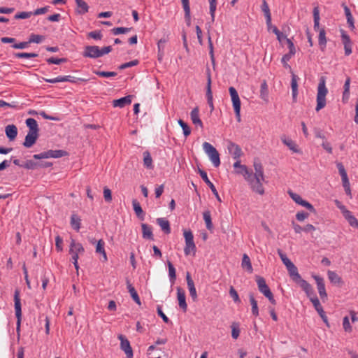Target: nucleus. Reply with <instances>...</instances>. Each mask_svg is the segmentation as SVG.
Returning a JSON list of instances; mask_svg holds the SVG:
<instances>
[{
	"mask_svg": "<svg viewBox=\"0 0 358 358\" xmlns=\"http://www.w3.org/2000/svg\"><path fill=\"white\" fill-rule=\"evenodd\" d=\"M190 117L192 123L194 125L203 128V125L202 121L199 117V110L198 107H195L194 108L192 109V110L190 113Z\"/></svg>",
	"mask_w": 358,
	"mask_h": 358,
	"instance_id": "412c9836",
	"label": "nucleus"
},
{
	"mask_svg": "<svg viewBox=\"0 0 358 358\" xmlns=\"http://www.w3.org/2000/svg\"><path fill=\"white\" fill-rule=\"evenodd\" d=\"M199 175L201 177V178L203 180V181L210 187V189H211L212 192L213 193V194L215 195V196L216 197L217 201L221 202V199L219 196V194H218L215 185L208 179L206 172L203 170L199 169Z\"/></svg>",
	"mask_w": 358,
	"mask_h": 358,
	"instance_id": "2eb2a0df",
	"label": "nucleus"
},
{
	"mask_svg": "<svg viewBox=\"0 0 358 358\" xmlns=\"http://www.w3.org/2000/svg\"><path fill=\"white\" fill-rule=\"evenodd\" d=\"M82 55L83 57L91 59L101 57L99 47L97 45H87L84 48Z\"/></svg>",
	"mask_w": 358,
	"mask_h": 358,
	"instance_id": "9d476101",
	"label": "nucleus"
},
{
	"mask_svg": "<svg viewBox=\"0 0 358 358\" xmlns=\"http://www.w3.org/2000/svg\"><path fill=\"white\" fill-rule=\"evenodd\" d=\"M5 133L10 141H13L17 135V128L15 124H8L5 127Z\"/></svg>",
	"mask_w": 358,
	"mask_h": 358,
	"instance_id": "4be33fe9",
	"label": "nucleus"
},
{
	"mask_svg": "<svg viewBox=\"0 0 358 358\" xmlns=\"http://www.w3.org/2000/svg\"><path fill=\"white\" fill-rule=\"evenodd\" d=\"M94 73L101 77H114L117 76V73L115 71H94Z\"/></svg>",
	"mask_w": 358,
	"mask_h": 358,
	"instance_id": "13d9d810",
	"label": "nucleus"
},
{
	"mask_svg": "<svg viewBox=\"0 0 358 358\" xmlns=\"http://www.w3.org/2000/svg\"><path fill=\"white\" fill-rule=\"evenodd\" d=\"M346 215L344 217L350 224V225L352 227H355L358 229V220L352 215V213L345 212Z\"/></svg>",
	"mask_w": 358,
	"mask_h": 358,
	"instance_id": "a19ab883",
	"label": "nucleus"
},
{
	"mask_svg": "<svg viewBox=\"0 0 358 358\" xmlns=\"http://www.w3.org/2000/svg\"><path fill=\"white\" fill-rule=\"evenodd\" d=\"M313 278L315 280L320 296L321 299L324 301V300L327 299V294L325 289L324 279L319 275H313Z\"/></svg>",
	"mask_w": 358,
	"mask_h": 358,
	"instance_id": "ddd939ff",
	"label": "nucleus"
},
{
	"mask_svg": "<svg viewBox=\"0 0 358 358\" xmlns=\"http://www.w3.org/2000/svg\"><path fill=\"white\" fill-rule=\"evenodd\" d=\"M261 8L266 17V24L268 27H269L271 24V15L268 5L266 0L262 1Z\"/></svg>",
	"mask_w": 358,
	"mask_h": 358,
	"instance_id": "a878e982",
	"label": "nucleus"
},
{
	"mask_svg": "<svg viewBox=\"0 0 358 358\" xmlns=\"http://www.w3.org/2000/svg\"><path fill=\"white\" fill-rule=\"evenodd\" d=\"M103 197L106 202H110L112 201L111 191L107 187L103 188Z\"/></svg>",
	"mask_w": 358,
	"mask_h": 358,
	"instance_id": "338daca9",
	"label": "nucleus"
},
{
	"mask_svg": "<svg viewBox=\"0 0 358 358\" xmlns=\"http://www.w3.org/2000/svg\"><path fill=\"white\" fill-rule=\"evenodd\" d=\"M45 37L42 35L31 34L29 38V43H40L44 40Z\"/></svg>",
	"mask_w": 358,
	"mask_h": 358,
	"instance_id": "3c124183",
	"label": "nucleus"
},
{
	"mask_svg": "<svg viewBox=\"0 0 358 358\" xmlns=\"http://www.w3.org/2000/svg\"><path fill=\"white\" fill-rule=\"evenodd\" d=\"M138 64V61L135 59V60H133V61H131V62H126V63H124V64H121L119 66V69H121V70H123V69H125L127 68L136 66Z\"/></svg>",
	"mask_w": 358,
	"mask_h": 358,
	"instance_id": "774afa93",
	"label": "nucleus"
},
{
	"mask_svg": "<svg viewBox=\"0 0 358 358\" xmlns=\"http://www.w3.org/2000/svg\"><path fill=\"white\" fill-rule=\"evenodd\" d=\"M203 217L206 223V228L208 230H211L213 228V225L211 220L210 212L209 210L203 212Z\"/></svg>",
	"mask_w": 358,
	"mask_h": 358,
	"instance_id": "79ce46f5",
	"label": "nucleus"
},
{
	"mask_svg": "<svg viewBox=\"0 0 358 358\" xmlns=\"http://www.w3.org/2000/svg\"><path fill=\"white\" fill-rule=\"evenodd\" d=\"M76 5L78 8V12L80 14H85L88 12L89 6L83 0H75Z\"/></svg>",
	"mask_w": 358,
	"mask_h": 358,
	"instance_id": "4c0bfd02",
	"label": "nucleus"
},
{
	"mask_svg": "<svg viewBox=\"0 0 358 358\" xmlns=\"http://www.w3.org/2000/svg\"><path fill=\"white\" fill-rule=\"evenodd\" d=\"M318 43L322 51H324L327 44L326 33L324 29H320Z\"/></svg>",
	"mask_w": 358,
	"mask_h": 358,
	"instance_id": "f704fd0d",
	"label": "nucleus"
},
{
	"mask_svg": "<svg viewBox=\"0 0 358 358\" xmlns=\"http://www.w3.org/2000/svg\"><path fill=\"white\" fill-rule=\"evenodd\" d=\"M143 164L148 169L152 168V159L149 152H143Z\"/></svg>",
	"mask_w": 358,
	"mask_h": 358,
	"instance_id": "a18cd8bd",
	"label": "nucleus"
},
{
	"mask_svg": "<svg viewBox=\"0 0 358 358\" xmlns=\"http://www.w3.org/2000/svg\"><path fill=\"white\" fill-rule=\"evenodd\" d=\"M343 8H344L345 14V16H346V18H347V22H348V24H349V27H351L352 29H354L355 28L354 19H353V17H352V13L350 12V10L345 4H343Z\"/></svg>",
	"mask_w": 358,
	"mask_h": 358,
	"instance_id": "e433bc0d",
	"label": "nucleus"
},
{
	"mask_svg": "<svg viewBox=\"0 0 358 358\" xmlns=\"http://www.w3.org/2000/svg\"><path fill=\"white\" fill-rule=\"evenodd\" d=\"M350 78L348 77L344 83V91L343 93L342 100L343 103H347L350 98Z\"/></svg>",
	"mask_w": 358,
	"mask_h": 358,
	"instance_id": "2f4dec72",
	"label": "nucleus"
},
{
	"mask_svg": "<svg viewBox=\"0 0 358 358\" xmlns=\"http://www.w3.org/2000/svg\"><path fill=\"white\" fill-rule=\"evenodd\" d=\"M328 278L329 280L334 284H339L342 282L341 278L334 271H328Z\"/></svg>",
	"mask_w": 358,
	"mask_h": 358,
	"instance_id": "37998d69",
	"label": "nucleus"
},
{
	"mask_svg": "<svg viewBox=\"0 0 358 358\" xmlns=\"http://www.w3.org/2000/svg\"><path fill=\"white\" fill-rule=\"evenodd\" d=\"M68 155L67 152L62 150H48L40 154L34 155L35 159H48V158H60Z\"/></svg>",
	"mask_w": 358,
	"mask_h": 358,
	"instance_id": "0eeeda50",
	"label": "nucleus"
},
{
	"mask_svg": "<svg viewBox=\"0 0 358 358\" xmlns=\"http://www.w3.org/2000/svg\"><path fill=\"white\" fill-rule=\"evenodd\" d=\"M142 228V236L145 239L154 240V236L152 231V227L148 226L147 224H141Z\"/></svg>",
	"mask_w": 358,
	"mask_h": 358,
	"instance_id": "bb28decb",
	"label": "nucleus"
},
{
	"mask_svg": "<svg viewBox=\"0 0 358 358\" xmlns=\"http://www.w3.org/2000/svg\"><path fill=\"white\" fill-rule=\"evenodd\" d=\"M179 125L182 127L183 134L185 136H188L191 134V129L189 127L183 120H179L178 121Z\"/></svg>",
	"mask_w": 358,
	"mask_h": 358,
	"instance_id": "6e6d98bb",
	"label": "nucleus"
},
{
	"mask_svg": "<svg viewBox=\"0 0 358 358\" xmlns=\"http://www.w3.org/2000/svg\"><path fill=\"white\" fill-rule=\"evenodd\" d=\"M14 302L15 316L17 317V331L19 332L22 319L21 301L19 289H15L14 292Z\"/></svg>",
	"mask_w": 358,
	"mask_h": 358,
	"instance_id": "1a4fd4ad",
	"label": "nucleus"
},
{
	"mask_svg": "<svg viewBox=\"0 0 358 358\" xmlns=\"http://www.w3.org/2000/svg\"><path fill=\"white\" fill-rule=\"evenodd\" d=\"M117 338L120 341V348L125 352L127 358H133V350L128 339L122 334H120Z\"/></svg>",
	"mask_w": 358,
	"mask_h": 358,
	"instance_id": "f8f14e48",
	"label": "nucleus"
},
{
	"mask_svg": "<svg viewBox=\"0 0 358 358\" xmlns=\"http://www.w3.org/2000/svg\"><path fill=\"white\" fill-rule=\"evenodd\" d=\"M77 81L85 82L87 81V80L82 78H76L71 76H62V82H70L72 83H76Z\"/></svg>",
	"mask_w": 358,
	"mask_h": 358,
	"instance_id": "864d4df0",
	"label": "nucleus"
},
{
	"mask_svg": "<svg viewBox=\"0 0 358 358\" xmlns=\"http://www.w3.org/2000/svg\"><path fill=\"white\" fill-rule=\"evenodd\" d=\"M132 205H133L134 210L136 215H137V217L140 220H143L144 217H145V213H144L139 202L136 199H133Z\"/></svg>",
	"mask_w": 358,
	"mask_h": 358,
	"instance_id": "c756f323",
	"label": "nucleus"
},
{
	"mask_svg": "<svg viewBox=\"0 0 358 358\" xmlns=\"http://www.w3.org/2000/svg\"><path fill=\"white\" fill-rule=\"evenodd\" d=\"M229 92L231 98L233 107L238 122L241 121V100L236 90L234 87L229 88Z\"/></svg>",
	"mask_w": 358,
	"mask_h": 358,
	"instance_id": "423d86ee",
	"label": "nucleus"
},
{
	"mask_svg": "<svg viewBox=\"0 0 358 358\" xmlns=\"http://www.w3.org/2000/svg\"><path fill=\"white\" fill-rule=\"evenodd\" d=\"M298 76L295 74L292 73V81H291V87H292V98L293 101H296V96L298 94Z\"/></svg>",
	"mask_w": 358,
	"mask_h": 358,
	"instance_id": "c85d7f7f",
	"label": "nucleus"
},
{
	"mask_svg": "<svg viewBox=\"0 0 358 358\" xmlns=\"http://www.w3.org/2000/svg\"><path fill=\"white\" fill-rule=\"evenodd\" d=\"M328 93V90L326 87V78L322 76L320 78L319 84L317 86V106L315 110L318 112L326 106V96Z\"/></svg>",
	"mask_w": 358,
	"mask_h": 358,
	"instance_id": "7ed1b4c3",
	"label": "nucleus"
},
{
	"mask_svg": "<svg viewBox=\"0 0 358 358\" xmlns=\"http://www.w3.org/2000/svg\"><path fill=\"white\" fill-rule=\"evenodd\" d=\"M308 297L310 298V300L313 303V305L316 310L322 307L318 298L316 296H314V294Z\"/></svg>",
	"mask_w": 358,
	"mask_h": 358,
	"instance_id": "e2e57ef3",
	"label": "nucleus"
},
{
	"mask_svg": "<svg viewBox=\"0 0 358 358\" xmlns=\"http://www.w3.org/2000/svg\"><path fill=\"white\" fill-rule=\"evenodd\" d=\"M37 53L34 52H17L14 54V57L16 58H32L38 57Z\"/></svg>",
	"mask_w": 358,
	"mask_h": 358,
	"instance_id": "5fc2aeb1",
	"label": "nucleus"
},
{
	"mask_svg": "<svg viewBox=\"0 0 358 358\" xmlns=\"http://www.w3.org/2000/svg\"><path fill=\"white\" fill-rule=\"evenodd\" d=\"M256 282L259 292L262 293L265 296L271 293L270 288L266 283V280L263 277L257 275L256 277Z\"/></svg>",
	"mask_w": 358,
	"mask_h": 358,
	"instance_id": "dca6fc26",
	"label": "nucleus"
},
{
	"mask_svg": "<svg viewBox=\"0 0 358 358\" xmlns=\"http://www.w3.org/2000/svg\"><path fill=\"white\" fill-rule=\"evenodd\" d=\"M67 61L66 58H55V57H50L46 59V62L49 64H60L62 63H64Z\"/></svg>",
	"mask_w": 358,
	"mask_h": 358,
	"instance_id": "680f3d73",
	"label": "nucleus"
},
{
	"mask_svg": "<svg viewBox=\"0 0 358 358\" xmlns=\"http://www.w3.org/2000/svg\"><path fill=\"white\" fill-rule=\"evenodd\" d=\"M39 162H35L32 160H27L24 164H22V167H24L26 169L34 170L38 167Z\"/></svg>",
	"mask_w": 358,
	"mask_h": 358,
	"instance_id": "09e8293b",
	"label": "nucleus"
},
{
	"mask_svg": "<svg viewBox=\"0 0 358 358\" xmlns=\"http://www.w3.org/2000/svg\"><path fill=\"white\" fill-rule=\"evenodd\" d=\"M71 227L76 231H78L80 228V219L76 215H72L71 217Z\"/></svg>",
	"mask_w": 358,
	"mask_h": 358,
	"instance_id": "c03bdc74",
	"label": "nucleus"
},
{
	"mask_svg": "<svg viewBox=\"0 0 358 358\" xmlns=\"http://www.w3.org/2000/svg\"><path fill=\"white\" fill-rule=\"evenodd\" d=\"M186 280H187V287L189 289V294H190L191 297L192 298L193 301H196L197 299V293H196V288L194 286V282L193 280L192 279L191 275L189 272H187L186 274Z\"/></svg>",
	"mask_w": 358,
	"mask_h": 358,
	"instance_id": "a211bd4d",
	"label": "nucleus"
},
{
	"mask_svg": "<svg viewBox=\"0 0 358 358\" xmlns=\"http://www.w3.org/2000/svg\"><path fill=\"white\" fill-rule=\"evenodd\" d=\"M131 28L127 27H115L112 29V32L114 35H118L121 34H126L130 31Z\"/></svg>",
	"mask_w": 358,
	"mask_h": 358,
	"instance_id": "052dcab7",
	"label": "nucleus"
},
{
	"mask_svg": "<svg viewBox=\"0 0 358 358\" xmlns=\"http://www.w3.org/2000/svg\"><path fill=\"white\" fill-rule=\"evenodd\" d=\"M203 148L205 152L209 157L211 162L215 167H218L220 164V154L217 150L209 143L204 142Z\"/></svg>",
	"mask_w": 358,
	"mask_h": 358,
	"instance_id": "20e7f679",
	"label": "nucleus"
},
{
	"mask_svg": "<svg viewBox=\"0 0 358 358\" xmlns=\"http://www.w3.org/2000/svg\"><path fill=\"white\" fill-rule=\"evenodd\" d=\"M260 97L264 101H268V85L266 80H264L262 82L261 87H260Z\"/></svg>",
	"mask_w": 358,
	"mask_h": 358,
	"instance_id": "7c9ffc66",
	"label": "nucleus"
},
{
	"mask_svg": "<svg viewBox=\"0 0 358 358\" xmlns=\"http://www.w3.org/2000/svg\"><path fill=\"white\" fill-rule=\"evenodd\" d=\"M177 297L180 308H182L184 312H186L187 305L185 300V293L180 287H177Z\"/></svg>",
	"mask_w": 358,
	"mask_h": 358,
	"instance_id": "6ab92c4d",
	"label": "nucleus"
},
{
	"mask_svg": "<svg viewBox=\"0 0 358 358\" xmlns=\"http://www.w3.org/2000/svg\"><path fill=\"white\" fill-rule=\"evenodd\" d=\"M227 149L229 154L233 157L234 159H240V157L243 155V152L241 147L231 141H229L228 143Z\"/></svg>",
	"mask_w": 358,
	"mask_h": 358,
	"instance_id": "4468645a",
	"label": "nucleus"
},
{
	"mask_svg": "<svg viewBox=\"0 0 358 358\" xmlns=\"http://www.w3.org/2000/svg\"><path fill=\"white\" fill-rule=\"evenodd\" d=\"M208 1H209V9H210V14L211 16V20H212V22H214L215 13L216 7H217V0H208Z\"/></svg>",
	"mask_w": 358,
	"mask_h": 358,
	"instance_id": "8fccbe9b",
	"label": "nucleus"
},
{
	"mask_svg": "<svg viewBox=\"0 0 358 358\" xmlns=\"http://www.w3.org/2000/svg\"><path fill=\"white\" fill-rule=\"evenodd\" d=\"M281 139H282V143L285 145H286L290 150H292L294 152H298V150L296 149V145L292 140H291L289 138H286L285 137L282 138Z\"/></svg>",
	"mask_w": 358,
	"mask_h": 358,
	"instance_id": "de8ad7c7",
	"label": "nucleus"
},
{
	"mask_svg": "<svg viewBox=\"0 0 358 358\" xmlns=\"http://www.w3.org/2000/svg\"><path fill=\"white\" fill-rule=\"evenodd\" d=\"M185 11V20L187 26L191 25V12L189 0H181Z\"/></svg>",
	"mask_w": 358,
	"mask_h": 358,
	"instance_id": "5701e85b",
	"label": "nucleus"
},
{
	"mask_svg": "<svg viewBox=\"0 0 358 358\" xmlns=\"http://www.w3.org/2000/svg\"><path fill=\"white\" fill-rule=\"evenodd\" d=\"M231 336L234 339H237L240 334L239 324L236 322L232 323L231 326Z\"/></svg>",
	"mask_w": 358,
	"mask_h": 358,
	"instance_id": "603ef678",
	"label": "nucleus"
},
{
	"mask_svg": "<svg viewBox=\"0 0 358 358\" xmlns=\"http://www.w3.org/2000/svg\"><path fill=\"white\" fill-rule=\"evenodd\" d=\"M286 268L289 272L291 279L301 287L308 296L313 294V289L312 286L306 280L301 278L296 266L294 264H292Z\"/></svg>",
	"mask_w": 358,
	"mask_h": 358,
	"instance_id": "f03ea898",
	"label": "nucleus"
},
{
	"mask_svg": "<svg viewBox=\"0 0 358 358\" xmlns=\"http://www.w3.org/2000/svg\"><path fill=\"white\" fill-rule=\"evenodd\" d=\"M183 234L185 240V247L184 248L185 255H189L192 252L193 253V255H194L196 248L194 242V236L192 232L190 230H185Z\"/></svg>",
	"mask_w": 358,
	"mask_h": 358,
	"instance_id": "39448f33",
	"label": "nucleus"
},
{
	"mask_svg": "<svg viewBox=\"0 0 358 358\" xmlns=\"http://www.w3.org/2000/svg\"><path fill=\"white\" fill-rule=\"evenodd\" d=\"M207 74V85H206V97L208 103L210 108V111L214 110V106L213 102V93L211 90V73L209 68L206 70Z\"/></svg>",
	"mask_w": 358,
	"mask_h": 358,
	"instance_id": "9b49d317",
	"label": "nucleus"
},
{
	"mask_svg": "<svg viewBox=\"0 0 358 358\" xmlns=\"http://www.w3.org/2000/svg\"><path fill=\"white\" fill-rule=\"evenodd\" d=\"M241 266L243 269H246L250 273H252L253 271L250 259L246 254L243 255Z\"/></svg>",
	"mask_w": 358,
	"mask_h": 358,
	"instance_id": "473e14b6",
	"label": "nucleus"
},
{
	"mask_svg": "<svg viewBox=\"0 0 358 358\" xmlns=\"http://www.w3.org/2000/svg\"><path fill=\"white\" fill-rule=\"evenodd\" d=\"M68 155L67 152L62 150H48L40 154L34 155L35 159H48V158H60Z\"/></svg>",
	"mask_w": 358,
	"mask_h": 358,
	"instance_id": "6e6552de",
	"label": "nucleus"
},
{
	"mask_svg": "<svg viewBox=\"0 0 358 358\" xmlns=\"http://www.w3.org/2000/svg\"><path fill=\"white\" fill-rule=\"evenodd\" d=\"M131 95H128L119 99H115L113 101V105L114 107L123 108L131 103Z\"/></svg>",
	"mask_w": 358,
	"mask_h": 358,
	"instance_id": "393cba45",
	"label": "nucleus"
},
{
	"mask_svg": "<svg viewBox=\"0 0 358 358\" xmlns=\"http://www.w3.org/2000/svg\"><path fill=\"white\" fill-rule=\"evenodd\" d=\"M278 253L282 260V262H283V264L285 265L286 267H288L289 266H290L292 264H293L290 259L286 256V255H285L284 253L282 252V251L280 250H278Z\"/></svg>",
	"mask_w": 358,
	"mask_h": 358,
	"instance_id": "bf43d9fd",
	"label": "nucleus"
},
{
	"mask_svg": "<svg viewBox=\"0 0 358 358\" xmlns=\"http://www.w3.org/2000/svg\"><path fill=\"white\" fill-rule=\"evenodd\" d=\"M157 223L166 234H169L171 233V227L169 220L165 218H157Z\"/></svg>",
	"mask_w": 358,
	"mask_h": 358,
	"instance_id": "cd10ccee",
	"label": "nucleus"
},
{
	"mask_svg": "<svg viewBox=\"0 0 358 358\" xmlns=\"http://www.w3.org/2000/svg\"><path fill=\"white\" fill-rule=\"evenodd\" d=\"M313 19H314V29L317 31L319 29L320 24V10L318 7H315L313 9Z\"/></svg>",
	"mask_w": 358,
	"mask_h": 358,
	"instance_id": "49530a36",
	"label": "nucleus"
},
{
	"mask_svg": "<svg viewBox=\"0 0 358 358\" xmlns=\"http://www.w3.org/2000/svg\"><path fill=\"white\" fill-rule=\"evenodd\" d=\"M343 327L345 332L350 333L352 331V327L350 323L349 317L345 316L343 319Z\"/></svg>",
	"mask_w": 358,
	"mask_h": 358,
	"instance_id": "4d7b16f0",
	"label": "nucleus"
},
{
	"mask_svg": "<svg viewBox=\"0 0 358 358\" xmlns=\"http://www.w3.org/2000/svg\"><path fill=\"white\" fill-rule=\"evenodd\" d=\"M85 249L81 243L76 242L74 239L71 240L69 246V253L83 254Z\"/></svg>",
	"mask_w": 358,
	"mask_h": 358,
	"instance_id": "aec40b11",
	"label": "nucleus"
},
{
	"mask_svg": "<svg viewBox=\"0 0 358 358\" xmlns=\"http://www.w3.org/2000/svg\"><path fill=\"white\" fill-rule=\"evenodd\" d=\"M167 266L169 268V276L171 283H174L176 279V268L170 261H167Z\"/></svg>",
	"mask_w": 358,
	"mask_h": 358,
	"instance_id": "ea45409f",
	"label": "nucleus"
},
{
	"mask_svg": "<svg viewBox=\"0 0 358 358\" xmlns=\"http://www.w3.org/2000/svg\"><path fill=\"white\" fill-rule=\"evenodd\" d=\"M341 37L344 45L345 54V55H350L352 53V43L350 38L344 31L342 33Z\"/></svg>",
	"mask_w": 358,
	"mask_h": 358,
	"instance_id": "b1692460",
	"label": "nucleus"
},
{
	"mask_svg": "<svg viewBox=\"0 0 358 358\" xmlns=\"http://www.w3.org/2000/svg\"><path fill=\"white\" fill-rule=\"evenodd\" d=\"M290 197L298 204L301 205L303 201H304L301 196L296 193H294L291 191L288 192Z\"/></svg>",
	"mask_w": 358,
	"mask_h": 358,
	"instance_id": "0e129e2a",
	"label": "nucleus"
},
{
	"mask_svg": "<svg viewBox=\"0 0 358 358\" xmlns=\"http://www.w3.org/2000/svg\"><path fill=\"white\" fill-rule=\"evenodd\" d=\"M32 15V12H20L15 15L14 18L16 20L19 19H27Z\"/></svg>",
	"mask_w": 358,
	"mask_h": 358,
	"instance_id": "69168bd1",
	"label": "nucleus"
},
{
	"mask_svg": "<svg viewBox=\"0 0 358 358\" xmlns=\"http://www.w3.org/2000/svg\"><path fill=\"white\" fill-rule=\"evenodd\" d=\"M249 299H250V304L252 306V313L255 316L257 317L259 315V308H258V306H257V301H256V299L254 297L253 294H252V293L249 294Z\"/></svg>",
	"mask_w": 358,
	"mask_h": 358,
	"instance_id": "58836bf2",
	"label": "nucleus"
},
{
	"mask_svg": "<svg viewBox=\"0 0 358 358\" xmlns=\"http://www.w3.org/2000/svg\"><path fill=\"white\" fill-rule=\"evenodd\" d=\"M104 245H105L104 241L102 239H100L97 242V244H96V252L101 254L103 255V262H106V261H107L108 258H107L106 252L104 249Z\"/></svg>",
	"mask_w": 358,
	"mask_h": 358,
	"instance_id": "c9c22d12",
	"label": "nucleus"
},
{
	"mask_svg": "<svg viewBox=\"0 0 358 358\" xmlns=\"http://www.w3.org/2000/svg\"><path fill=\"white\" fill-rule=\"evenodd\" d=\"M26 124L29 127V132L38 133L39 129L37 122L34 118H28L26 120Z\"/></svg>",
	"mask_w": 358,
	"mask_h": 358,
	"instance_id": "72a5a7b5",
	"label": "nucleus"
},
{
	"mask_svg": "<svg viewBox=\"0 0 358 358\" xmlns=\"http://www.w3.org/2000/svg\"><path fill=\"white\" fill-rule=\"evenodd\" d=\"M253 166L255 169L254 173L245 165L241 166V169H236V173L244 177L253 192L263 195L264 194L263 182H265L263 166L258 160H255Z\"/></svg>",
	"mask_w": 358,
	"mask_h": 358,
	"instance_id": "f257e3e1",
	"label": "nucleus"
},
{
	"mask_svg": "<svg viewBox=\"0 0 358 358\" xmlns=\"http://www.w3.org/2000/svg\"><path fill=\"white\" fill-rule=\"evenodd\" d=\"M38 138V133L29 132L25 136L24 141L22 145L27 148L32 147L36 142Z\"/></svg>",
	"mask_w": 358,
	"mask_h": 358,
	"instance_id": "f3484780",
	"label": "nucleus"
}]
</instances>
